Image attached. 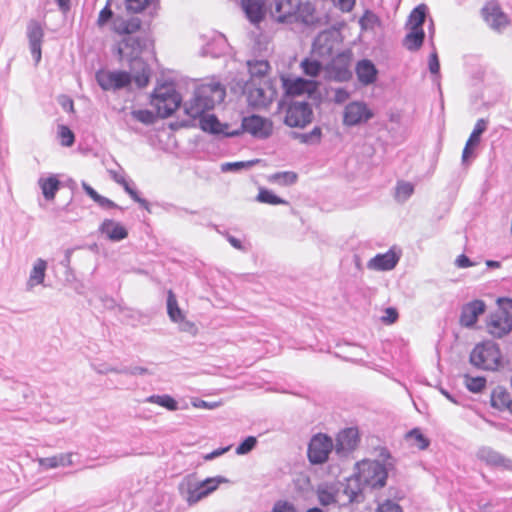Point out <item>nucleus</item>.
Returning <instances> with one entry per match:
<instances>
[{
	"label": "nucleus",
	"mask_w": 512,
	"mask_h": 512,
	"mask_svg": "<svg viewBox=\"0 0 512 512\" xmlns=\"http://www.w3.org/2000/svg\"><path fill=\"white\" fill-rule=\"evenodd\" d=\"M113 15L111 0H108L104 8L98 14L97 26L100 28L104 27L113 18Z\"/></svg>",
	"instance_id": "obj_45"
},
{
	"label": "nucleus",
	"mask_w": 512,
	"mask_h": 512,
	"mask_svg": "<svg viewBox=\"0 0 512 512\" xmlns=\"http://www.w3.org/2000/svg\"><path fill=\"white\" fill-rule=\"evenodd\" d=\"M486 310V305L482 300H473L465 305L461 309L459 323L463 327H473L478 317L482 315Z\"/></svg>",
	"instance_id": "obj_20"
},
{
	"label": "nucleus",
	"mask_w": 512,
	"mask_h": 512,
	"mask_svg": "<svg viewBox=\"0 0 512 512\" xmlns=\"http://www.w3.org/2000/svg\"><path fill=\"white\" fill-rule=\"evenodd\" d=\"M360 441L359 431L355 427L341 430L334 445L335 453L340 457H346L356 449Z\"/></svg>",
	"instance_id": "obj_14"
},
{
	"label": "nucleus",
	"mask_w": 512,
	"mask_h": 512,
	"mask_svg": "<svg viewBox=\"0 0 512 512\" xmlns=\"http://www.w3.org/2000/svg\"><path fill=\"white\" fill-rule=\"evenodd\" d=\"M181 96L171 84H161L155 87L150 98V105L160 118L170 117L181 104Z\"/></svg>",
	"instance_id": "obj_5"
},
{
	"label": "nucleus",
	"mask_w": 512,
	"mask_h": 512,
	"mask_svg": "<svg viewBox=\"0 0 512 512\" xmlns=\"http://www.w3.org/2000/svg\"><path fill=\"white\" fill-rule=\"evenodd\" d=\"M406 438L412 440L414 445L420 450H425L430 445L429 439L421 432L419 428L410 430L406 434Z\"/></svg>",
	"instance_id": "obj_39"
},
{
	"label": "nucleus",
	"mask_w": 512,
	"mask_h": 512,
	"mask_svg": "<svg viewBox=\"0 0 512 512\" xmlns=\"http://www.w3.org/2000/svg\"><path fill=\"white\" fill-rule=\"evenodd\" d=\"M243 129L258 138H267L273 130V123L263 117L252 115L242 121Z\"/></svg>",
	"instance_id": "obj_17"
},
{
	"label": "nucleus",
	"mask_w": 512,
	"mask_h": 512,
	"mask_svg": "<svg viewBox=\"0 0 512 512\" xmlns=\"http://www.w3.org/2000/svg\"><path fill=\"white\" fill-rule=\"evenodd\" d=\"M297 174L292 171L278 172L272 175V181L280 185H292L297 181Z\"/></svg>",
	"instance_id": "obj_43"
},
{
	"label": "nucleus",
	"mask_w": 512,
	"mask_h": 512,
	"mask_svg": "<svg viewBox=\"0 0 512 512\" xmlns=\"http://www.w3.org/2000/svg\"><path fill=\"white\" fill-rule=\"evenodd\" d=\"M333 449L334 443L331 437L322 433L316 434L308 444V459L314 465L323 464L328 460Z\"/></svg>",
	"instance_id": "obj_7"
},
{
	"label": "nucleus",
	"mask_w": 512,
	"mask_h": 512,
	"mask_svg": "<svg viewBox=\"0 0 512 512\" xmlns=\"http://www.w3.org/2000/svg\"><path fill=\"white\" fill-rule=\"evenodd\" d=\"M313 112L306 102H293L286 111L285 123L290 127H305L312 121Z\"/></svg>",
	"instance_id": "obj_11"
},
{
	"label": "nucleus",
	"mask_w": 512,
	"mask_h": 512,
	"mask_svg": "<svg viewBox=\"0 0 512 512\" xmlns=\"http://www.w3.org/2000/svg\"><path fill=\"white\" fill-rule=\"evenodd\" d=\"M228 450H229V447L216 449V450L212 451L211 453L207 454L204 457V459L205 460H213L216 457L221 456L222 454H224Z\"/></svg>",
	"instance_id": "obj_63"
},
{
	"label": "nucleus",
	"mask_w": 512,
	"mask_h": 512,
	"mask_svg": "<svg viewBox=\"0 0 512 512\" xmlns=\"http://www.w3.org/2000/svg\"><path fill=\"white\" fill-rule=\"evenodd\" d=\"M429 70L432 74H437L440 70V64L436 52H433L429 57Z\"/></svg>",
	"instance_id": "obj_58"
},
{
	"label": "nucleus",
	"mask_w": 512,
	"mask_h": 512,
	"mask_svg": "<svg viewBox=\"0 0 512 512\" xmlns=\"http://www.w3.org/2000/svg\"><path fill=\"white\" fill-rule=\"evenodd\" d=\"M149 41L145 37L127 36L115 46L120 61L127 60L131 64L133 80L139 88L146 87L150 79L148 65L141 60L142 53L147 49Z\"/></svg>",
	"instance_id": "obj_1"
},
{
	"label": "nucleus",
	"mask_w": 512,
	"mask_h": 512,
	"mask_svg": "<svg viewBox=\"0 0 512 512\" xmlns=\"http://www.w3.org/2000/svg\"><path fill=\"white\" fill-rule=\"evenodd\" d=\"M397 262V255L393 251H388L372 258L368 263V267L379 271L391 270L396 266Z\"/></svg>",
	"instance_id": "obj_25"
},
{
	"label": "nucleus",
	"mask_w": 512,
	"mask_h": 512,
	"mask_svg": "<svg viewBox=\"0 0 512 512\" xmlns=\"http://www.w3.org/2000/svg\"><path fill=\"white\" fill-rule=\"evenodd\" d=\"M378 457L383 461L382 464H385L386 467H387V465H392V463L390 462L392 457H391V454H390V452H389V450L387 448L381 447L379 449Z\"/></svg>",
	"instance_id": "obj_60"
},
{
	"label": "nucleus",
	"mask_w": 512,
	"mask_h": 512,
	"mask_svg": "<svg viewBox=\"0 0 512 512\" xmlns=\"http://www.w3.org/2000/svg\"><path fill=\"white\" fill-rule=\"evenodd\" d=\"M317 498L322 506H329L337 502V494L333 487L319 486Z\"/></svg>",
	"instance_id": "obj_36"
},
{
	"label": "nucleus",
	"mask_w": 512,
	"mask_h": 512,
	"mask_svg": "<svg viewBox=\"0 0 512 512\" xmlns=\"http://www.w3.org/2000/svg\"><path fill=\"white\" fill-rule=\"evenodd\" d=\"M484 21L494 30L501 31L508 26L509 19L496 0L488 1L481 10Z\"/></svg>",
	"instance_id": "obj_13"
},
{
	"label": "nucleus",
	"mask_w": 512,
	"mask_h": 512,
	"mask_svg": "<svg viewBox=\"0 0 512 512\" xmlns=\"http://www.w3.org/2000/svg\"><path fill=\"white\" fill-rule=\"evenodd\" d=\"M273 512H298L293 503L279 500L273 506Z\"/></svg>",
	"instance_id": "obj_54"
},
{
	"label": "nucleus",
	"mask_w": 512,
	"mask_h": 512,
	"mask_svg": "<svg viewBox=\"0 0 512 512\" xmlns=\"http://www.w3.org/2000/svg\"><path fill=\"white\" fill-rule=\"evenodd\" d=\"M124 372L131 373L133 375H137V374L142 375V374L147 373V368H144L141 366H134V367L124 370Z\"/></svg>",
	"instance_id": "obj_64"
},
{
	"label": "nucleus",
	"mask_w": 512,
	"mask_h": 512,
	"mask_svg": "<svg viewBox=\"0 0 512 512\" xmlns=\"http://www.w3.org/2000/svg\"><path fill=\"white\" fill-rule=\"evenodd\" d=\"M301 138L305 143L319 142L321 138V129L319 127H315L310 133L303 134Z\"/></svg>",
	"instance_id": "obj_56"
},
{
	"label": "nucleus",
	"mask_w": 512,
	"mask_h": 512,
	"mask_svg": "<svg viewBox=\"0 0 512 512\" xmlns=\"http://www.w3.org/2000/svg\"><path fill=\"white\" fill-rule=\"evenodd\" d=\"M249 66V79H262L265 80L264 77L268 74L270 70V65L267 61L264 60H256L248 63Z\"/></svg>",
	"instance_id": "obj_35"
},
{
	"label": "nucleus",
	"mask_w": 512,
	"mask_h": 512,
	"mask_svg": "<svg viewBox=\"0 0 512 512\" xmlns=\"http://www.w3.org/2000/svg\"><path fill=\"white\" fill-rule=\"evenodd\" d=\"M47 268V263L43 259H38L29 276L28 285L30 287H34L36 285L42 284L45 278V271Z\"/></svg>",
	"instance_id": "obj_32"
},
{
	"label": "nucleus",
	"mask_w": 512,
	"mask_h": 512,
	"mask_svg": "<svg viewBox=\"0 0 512 512\" xmlns=\"http://www.w3.org/2000/svg\"><path fill=\"white\" fill-rule=\"evenodd\" d=\"M427 7L425 4H420L415 7L409 14L405 23L407 30H424L423 24L426 20Z\"/></svg>",
	"instance_id": "obj_27"
},
{
	"label": "nucleus",
	"mask_w": 512,
	"mask_h": 512,
	"mask_svg": "<svg viewBox=\"0 0 512 512\" xmlns=\"http://www.w3.org/2000/svg\"><path fill=\"white\" fill-rule=\"evenodd\" d=\"M267 81L262 79H248L243 88V94L248 105L253 109H263L272 102V94L266 89Z\"/></svg>",
	"instance_id": "obj_6"
},
{
	"label": "nucleus",
	"mask_w": 512,
	"mask_h": 512,
	"mask_svg": "<svg viewBox=\"0 0 512 512\" xmlns=\"http://www.w3.org/2000/svg\"><path fill=\"white\" fill-rule=\"evenodd\" d=\"M350 66L351 56L345 53L338 54L328 68L329 75L335 81H348L352 77Z\"/></svg>",
	"instance_id": "obj_19"
},
{
	"label": "nucleus",
	"mask_w": 512,
	"mask_h": 512,
	"mask_svg": "<svg viewBox=\"0 0 512 512\" xmlns=\"http://www.w3.org/2000/svg\"><path fill=\"white\" fill-rule=\"evenodd\" d=\"M486 130V121L479 119L472 131L468 141V145H477L480 141V135Z\"/></svg>",
	"instance_id": "obj_48"
},
{
	"label": "nucleus",
	"mask_w": 512,
	"mask_h": 512,
	"mask_svg": "<svg viewBox=\"0 0 512 512\" xmlns=\"http://www.w3.org/2000/svg\"><path fill=\"white\" fill-rule=\"evenodd\" d=\"M58 135L63 146L70 147L73 145L75 140L74 133L67 126H59Z\"/></svg>",
	"instance_id": "obj_49"
},
{
	"label": "nucleus",
	"mask_w": 512,
	"mask_h": 512,
	"mask_svg": "<svg viewBox=\"0 0 512 512\" xmlns=\"http://www.w3.org/2000/svg\"><path fill=\"white\" fill-rule=\"evenodd\" d=\"M303 73L310 77H317L321 70L322 65L318 60L305 58L300 64Z\"/></svg>",
	"instance_id": "obj_40"
},
{
	"label": "nucleus",
	"mask_w": 512,
	"mask_h": 512,
	"mask_svg": "<svg viewBox=\"0 0 512 512\" xmlns=\"http://www.w3.org/2000/svg\"><path fill=\"white\" fill-rule=\"evenodd\" d=\"M167 312L170 319L175 323L179 320H183L185 317L172 290H169L167 294Z\"/></svg>",
	"instance_id": "obj_33"
},
{
	"label": "nucleus",
	"mask_w": 512,
	"mask_h": 512,
	"mask_svg": "<svg viewBox=\"0 0 512 512\" xmlns=\"http://www.w3.org/2000/svg\"><path fill=\"white\" fill-rule=\"evenodd\" d=\"M456 264L459 268H467L472 266L470 259L464 254H461L457 257Z\"/></svg>",
	"instance_id": "obj_62"
},
{
	"label": "nucleus",
	"mask_w": 512,
	"mask_h": 512,
	"mask_svg": "<svg viewBox=\"0 0 512 512\" xmlns=\"http://www.w3.org/2000/svg\"><path fill=\"white\" fill-rule=\"evenodd\" d=\"M142 27V21L138 17L123 18L117 17L112 24V30L114 33L120 36H132L133 34L140 31Z\"/></svg>",
	"instance_id": "obj_22"
},
{
	"label": "nucleus",
	"mask_w": 512,
	"mask_h": 512,
	"mask_svg": "<svg viewBox=\"0 0 512 512\" xmlns=\"http://www.w3.org/2000/svg\"><path fill=\"white\" fill-rule=\"evenodd\" d=\"M355 0H338L339 8L344 12H349L353 9Z\"/></svg>",
	"instance_id": "obj_61"
},
{
	"label": "nucleus",
	"mask_w": 512,
	"mask_h": 512,
	"mask_svg": "<svg viewBox=\"0 0 512 512\" xmlns=\"http://www.w3.org/2000/svg\"><path fill=\"white\" fill-rule=\"evenodd\" d=\"M39 186L46 200H53L56 192L59 190L60 182L55 176L42 178L39 180Z\"/></svg>",
	"instance_id": "obj_31"
},
{
	"label": "nucleus",
	"mask_w": 512,
	"mask_h": 512,
	"mask_svg": "<svg viewBox=\"0 0 512 512\" xmlns=\"http://www.w3.org/2000/svg\"><path fill=\"white\" fill-rule=\"evenodd\" d=\"M494 350H498V347L493 342L487 341L477 344L474 352H493Z\"/></svg>",
	"instance_id": "obj_57"
},
{
	"label": "nucleus",
	"mask_w": 512,
	"mask_h": 512,
	"mask_svg": "<svg viewBox=\"0 0 512 512\" xmlns=\"http://www.w3.org/2000/svg\"><path fill=\"white\" fill-rule=\"evenodd\" d=\"M99 230L102 234H105L113 241H120L128 236V232L125 227L111 219L104 220Z\"/></svg>",
	"instance_id": "obj_26"
},
{
	"label": "nucleus",
	"mask_w": 512,
	"mask_h": 512,
	"mask_svg": "<svg viewBox=\"0 0 512 512\" xmlns=\"http://www.w3.org/2000/svg\"><path fill=\"white\" fill-rule=\"evenodd\" d=\"M73 456V453H61L51 457L41 458L39 464L44 469L71 466L74 463Z\"/></svg>",
	"instance_id": "obj_28"
},
{
	"label": "nucleus",
	"mask_w": 512,
	"mask_h": 512,
	"mask_svg": "<svg viewBox=\"0 0 512 512\" xmlns=\"http://www.w3.org/2000/svg\"><path fill=\"white\" fill-rule=\"evenodd\" d=\"M117 182L120 183L124 190L129 194V196L136 202L140 203L141 205H143L144 207H147L148 203L146 200L140 198L137 194V192L135 190H133L129 184L127 183V181H125L123 178L121 179H117Z\"/></svg>",
	"instance_id": "obj_51"
},
{
	"label": "nucleus",
	"mask_w": 512,
	"mask_h": 512,
	"mask_svg": "<svg viewBox=\"0 0 512 512\" xmlns=\"http://www.w3.org/2000/svg\"><path fill=\"white\" fill-rule=\"evenodd\" d=\"M398 317V311L393 307H389L384 310V315L381 317V322L386 325H391L398 320Z\"/></svg>",
	"instance_id": "obj_53"
},
{
	"label": "nucleus",
	"mask_w": 512,
	"mask_h": 512,
	"mask_svg": "<svg viewBox=\"0 0 512 512\" xmlns=\"http://www.w3.org/2000/svg\"><path fill=\"white\" fill-rule=\"evenodd\" d=\"M201 128L204 131L217 133L220 130V123L217 118L213 115H209L207 117H203L200 121Z\"/></svg>",
	"instance_id": "obj_47"
},
{
	"label": "nucleus",
	"mask_w": 512,
	"mask_h": 512,
	"mask_svg": "<svg viewBox=\"0 0 512 512\" xmlns=\"http://www.w3.org/2000/svg\"><path fill=\"white\" fill-rule=\"evenodd\" d=\"M153 0H126V8L134 13L144 11Z\"/></svg>",
	"instance_id": "obj_50"
},
{
	"label": "nucleus",
	"mask_w": 512,
	"mask_h": 512,
	"mask_svg": "<svg viewBox=\"0 0 512 512\" xmlns=\"http://www.w3.org/2000/svg\"><path fill=\"white\" fill-rule=\"evenodd\" d=\"M272 17L279 23H292L298 19L300 0H273Z\"/></svg>",
	"instance_id": "obj_10"
},
{
	"label": "nucleus",
	"mask_w": 512,
	"mask_h": 512,
	"mask_svg": "<svg viewBox=\"0 0 512 512\" xmlns=\"http://www.w3.org/2000/svg\"><path fill=\"white\" fill-rule=\"evenodd\" d=\"M355 70L359 82L363 85H369L376 81L377 69L370 60L364 59L359 61Z\"/></svg>",
	"instance_id": "obj_24"
},
{
	"label": "nucleus",
	"mask_w": 512,
	"mask_h": 512,
	"mask_svg": "<svg viewBox=\"0 0 512 512\" xmlns=\"http://www.w3.org/2000/svg\"><path fill=\"white\" fill-rule=\"evenodd\" d=\"M413 192L414 186L410 182L399 181L395 189V197L398 201H405Z\"/></svg>",
	"instance_id": "obj_41"
},
{
	"label": "nucleus",
	"mask_w": 512,
	"mask_h": 512,
	"mask_svg": "<svg viewBox=\"0 0 512 512\" xmlns=\"http://www.w3.org/2000/svg\"><path fill=\"white\" fill-rule=\"evenodd\" d=\"M27 36L31 54L35 63L38 64L42 56L41 46L44 37L42 26L36 21H31L27 27Z\"/></svg>",
	"instance_id": "obj_21"
},
{
	"label": "nucleus",
	"mask_w": 512,
	"mask_h": 512,
	"mask_svg": "<svg viewBox=\"0 0 512 512\" xmlns=\"http://www.w3.org/2000/svg\"><path fill=\"white\" fill-rule=\"evenodd\" d=\"M510 354H469L470 363L482 370L500 371L511 370V364L508 359Z\"/></svg>",
	"instance_id": "obj_9"
},
{
	"label": "nucleus",
	"mask_w": 512,
	"mask_h": 512,
	"mask_svg": "<svg viewBox=\"0 0 512 512\" xmlns=\"http://www.w3.org/2000/svg\"><path fill=\"white\" fill-rule=\"evenodd\" d=\"M350 97V94L348 93L347 90L343 89V88H339L335 91V94H334V101L336 103H343L345 101H347Z\"/></svg>",
	"instance_id": "obj_59"
},
{
	"label": "nucleus",
	"mask_w": 512,
	"mask_h": 512,
	"mask_svg": "<svg viewBox=\"0 0 512 512\" xmlns=\"http://www.w3.org/2000/svg\"><path fill=\"white\" fill-rule=\"evenodd\" d=\"M83 189L87 193V195L91 199H93L99 206L107 209H114L118 207L117 204L114 203L112 200L98 194L91 186L83 184Z\"/></svg>",
	"instance_id": "obj_37"
},
{
	"label": "nucleus",
	"mask_w": 512,
	"mask_h": 512,
	"mask_svg": "<svg viewBox=\"0 0 512 512\" xmlns=\"http://www.w3.org/2000/svg\"><path fill=\"white\" fill-rule=\"evenodd\" d=\"M145 402L158 404L169 411H176L178 409V402L170 395H151L145 399Z\"/></svg>",
	"instance_id": "obj_34"
},
{
	"label": "nucleus",
	"mask_w": 512,
	"mask_h": 512,
	"mask_svg": "<svg viewBox=\"0 0 512 512\" xmlns=\"http://www.w3.org/2000/svg\"><path fill=\"white\" fill-rule=\"evenodd\" d=\"M374 115L365 102L353 101L344 107L342 123L347 127L360 126L370 121Z\"/></svg>",
	"instance_id": "obj_8"
},
{
	"label": "nucleus",
	"mask_w": 512,
	"mask_h": 512,
	"mask_svg": "<svg viewBox=\"0 0 512 512\" xmlns=\"http://www.w3.org/2000/svg\"><path fill=\"white\" fill-rule=\"evenodd\" d=\"M487 329L494 337H504L512 331V315L506 310L491 314L487 322Z\"/></svg>",
	"instance_id": "obj_16"
},
{
	"label": "nucleus",
	"mask_w": 512,
	"mask_h": 512,
	"mask_svg": "<svg viewBox=\"0 0 512 512\" xmlns=\"http://www.w3.org/2000/svg\"><path fill=\"white\" fill-rule=\"evenodd\" d=\"M357 468V478L352 481L356 487L352 488L351 482H349L343 490L348 497V502L357 500L361 493L360 486L379 489L384 487L387 481L388 470L380 460H363L357 463Z\"/></svg>",
	"instance_id": "obj_2"
},
{
	"label": "nucleus",
	"mask_w": 512,
	"mask_h": 512,
	"mask_svg": "<svg viewBox=\"0 0 512 512\" xmlns=\"http://www.w3.org/2000/svg\"><path fill=\"white\" fill-rule=\"evenodd\" d=\"M226 96L225 88L219 83H207L200 85L195 93V97L188 109L192 117L201 116L204 112L211 110L216 104L224 101Z\"/></svg>",
	"instance_id": "obj_4"
},
{
	"label": "nucleus",
	"mask_w": 512,
	"mask_h": 512,
	"mask_svg": "<svg viewBox=\"0 0 512 512\" xmlns=\"http://www.w3.org/2000/svg\"><path fill=\"white\" fill-rule=\"evenodd\" d=\"M228 482L229 480L224 476L198 480L196 474L191 473L180 481L178 491L181 498L192 506L216 491L221 484Z\"/></svg>",
	"instance_id": "obj_3"
},
{
	"label": "nucleus",
	"mask_w": 512,
	"mask_h": 512,
	"mask_svg": "<svg viewBox=\"0 0 512 512\" xmlns=\"http://www.w3.org/2000/svg\"><path fill=\"white\" fill-rule=\"evenodd\" d=\"M257 201L261 203H266L270 205H278V204H286L287 202L275 194H273L271 191L261 188L259 190V193L257 195Z\"/></svg>",
	"instance_id": "obj_42"
},
{
	"label": "nucleus",
	"mask_w": 512,
	"mask_h": 512,
	"mask_svg": "<svg viewBox=\"0 0 512 512\" xmlns=\"http://www.w3.org/2000/svg\"><path fill=\"white\" fill-rule=\"evenodd\" d=\"M464 383L470 392L480 393L486 387L487 380L482 376L473 377L469 374H464Z\"/></svg>",
	"instance_id": "obj_38"
},
{
	"label": "nucleus",
	"mask_w": 512,
	"mask_h": 512,
	"mask_svg": "<svg viewBox=\"0 0 512 512\" xmlns=\"http://www.w3.org/2000/svg\"><path fill=\"white\" fill-rule=\"evenodd\" d=\"M491 406L499 410L507 409L512 413L510 393L503 387H496L491 393Z\"/></svg>",
	"instance_id": "obj_29"
},
{
	"label": "nucleus",
	"mask_w": 512,
	"mask_h": 512,
	"mask_svg": "<svg viewBox=\"0 0 512 512\" xmlns=\"http://www.w3.org/2000/svg\"><path fill=\"white\" fill-rule=\"evenodd\" d=\"M267 1L268 0H241L242 8L250 22L256 24L264 19Z\"/></svg>",
	"instance_id": "obj_23"
},
{
	"label": "nucleus",
	"mask_w": 512,
	"mask_h": 512,
	"mask_svg": "<svg viewBox=\"0 0 512 512\" xmlns=\"http://www.w3.org/2000/svg\"><path fill=\"white\" fill-rule=\"evenodd\" d=\"M476 457L491 468L512 471V459L505 457L491 447H480L477 450Z\"/></svg>",
	"instance_id": "obj_15"
},
{
	"label": "nucleus",
	"mask_w": 512,
	"mask_h": 512,
	"mask_svg": "<svg viewBox=\"0 0 512 512\" xmlns=\"http://www.w3.org/2000/svg\"><path fill=\"white\" fill-rule=\"evenodd\" d=\"M132 116L137 121L143 123V124H152L156 120V116L153 112L147 110V109H140L132 111Z\"/></svg>",
	"instance_id": "obj_46"
},
{
	"label": "nucleus",
	"mask_w": 512,
	"mask_h": 512,
	"mask_svg": "<svg viewBox=\"0 0 512 512\" xmlns=\"http://www.w3.org/2000/svg\"><path fill=\"white\" fill-rule=\"evenodd\" d=\"M256 445L257 438L254 436H248L236 447L235 452L237 455H246L250 453Z\"/></svg>",
	"instance_id": "obj_44"
},
{
	"label": "nucleus",
	"mask_w": 512,
	"mask_h": 512,
	"mask_svg": "<svg viewBox=\"0 0 512 512\" xmlns=\"http://www.w3.org/2000/svg\"><path fill=\"white\" fill-rule=\"evenodd\" d=\"M376 512H403V511L399 504L388 499L378 505Z\"/></svg>",
	"instance_id": "obj_52"
},
{
	"label": "nucleus",
	"mask_w": 512,
	"mask_h": 512,
	"mask_svg": "<svg viewBox=\"0 0 512 512\" xmlns=\"http://www.w3.org/2000/svg\"><path fill=\"white\" fill-rule=\"evenodd\" d=\"M98 84L104 90H119L127 87L131 81L132 76L126 71H99L96 75Z\"/></svg>",
	"instance_id": "obj_12"
},
{
	"label": "nucleus",
	"mask_w": 512,
	"mask_h": 512,
	"mask_svg": "<svg viewBox=\"0 0 512 512\" xmlns=\"http://www.w3.org/2000/svg\"><path fill=\"white\" fill-rule=\"evenodd\" d=\"M176 323L179 325L181 331L190 333L192 335H195L198 332L196 325L193 322L187 320L186 317H184L183 320L177 321Z\"/></svg>",
	"instance_id": "obj_55"
},
{
	"label": "nucleus",
	"mask_w": 512,
	"mask_h": 512,
	"mask_svg": "<svg viewBox=\"0 0 512 512\" xmlns=\"http://www.w3.org/2000/svg\"><path fill=\"white\" fill-rule=\"evenodd\" d=\"M283 86L286 94L289 96H310L317 91L319 83L315 80H308L298 77L295 79L284 80Z\"/></svg>",
	"instance_id": "obj_18"
},
{
	"label": "nucleus",
	"mask_w": 512,
	"mask_h": 512,
	"mask_svg": "<svg viewBox=\"0 0 512 512\" xmlns=\"http://www.w3.org/2000/svg\"><path fill=\"white\" fill-rule=\"evenodd\" d=\"M407 34L402 40V45L411 52L418 51L424 42V30H407Z\"/></svg>",
	"instance_id": "obj_30"
}]
</instances>
